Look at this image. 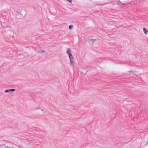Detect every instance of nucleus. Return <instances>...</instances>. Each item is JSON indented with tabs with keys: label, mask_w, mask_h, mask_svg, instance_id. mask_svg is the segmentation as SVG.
Listing matches in <instances>:
<instances>
[{
	"label": "nucleus",
	"mask_w": 148,
	"mask_h": 148,
	"mask_svg": "<svg viewBox=\"0 0 148 148\" xmlns=\"http://www.w3.org/2000/svg\"><path fill=\"white\" fill-rule=\"evenodd\" d=\"M68 1H69V2H71L72 1V0H67Z\"/></svg>",
	"instance_id": "10"
},
{
	"label": "nucleus",
	"mask_w": 148,
	"mask_h": 148,
	"mask_svg": "<svg viewBox=\"0 0 148 148\" xmlns=\"http://www.w3.org/2000/svg\"><path fill=\"white\" fill-rule=\"evenodd\" d=\"M96 40V39H92L89 40L92 42V44H93L94 42H95Z\"/></svg>",
	"instance_id": "5"
},
{
	"label": "nucleus",
	"mask_w": 148,
	"mask_h": 148,
	"mask_svg": "<svg viewBox=\"0 0 148 148\" xmlns=\"http://www.w3.org/2000/svg\"><path fill=\"white\" fill-rule=\"evenodd\" d=\"M18 10L16 12V17L17 19H21L23 17V15Z\"/></svg>",
	"instance_id": "2"
},
{
	"label": "nucleus",
	"mask_w": 148,
	"mask_h": 148,
	"mask_svg": "<svg viewBox=\"0 0 148 148\" xmlns=\"http://www.w3.org/2000/svg\"><path fill=\"white\" fill-rule=\"evenodd\" d=\"M15 90V89H10L9 90H5L4 92L5 93L8 92L9 93H11L12 92H13Z\"/></svg>",
	"instance_id": "3"
},
{
	"label": "nucleus",
	"mask_w": 148,
	"mask_h": 148,
	"mask_svg": "<svg viewBox=\"0 0 148 148\" xmlns=\"http://www.w3.org/2000/svg\"><path fill=\"white\" fill-rule=\"evenodd\" d=\"M45 52V51L44 50H39L38 51V52L41 53H44Z\"/></svg>",
	"instance_id": "6"
},
{
	"label": "nucleus",
	"mask_w": 148,
	"mask_h": 148,
	"mask_svg": "<svg viewBox=\"0 0 148 148\" xmlns=\"http://www.w3.org/2000/svg\"><path fill=\"white\" fill-rule=\"evenodd\" d=\"M128 72L129 73H134L135 72V71H128Z\"/></svg>",
	"instance_id": "7"
},
{
	"label": "nucleus",
	"mask_w": 148,
	"mask_h": 148,
	"mask_svg": "<svg viewBox=\"0 0 148 148\" xmlns=\"http://www.w3.org/2000/svg\"><path fill=\"white\" fill-rule=\"evenodd\" d=\"M73 27V26L72 25H70L69 27V28L70 29H72Z\"/></svg>",
	"instance_id": "8"
},
{
	"label": "nucleus",
	"mask_w": 148,
	"mask_h": 148,
	"mask_svg": "<svg viewBox=\"0 0 148 148\" xmlns=\"http://www.w3.org/2000/svg\"><path fill=\"white\" fill-rule=\"evenodd\" d=\"M67 50L66 53L68 55L70 60V65L71 66H74L75 63L74 57L71 53V51L69 49L67 48Z\"/></svg>",
	"instance_id": "1"
},
{
	"label": "nucleus",
	"mask_w": 148,
	"mask_h": 148,
	"mask_svg": "<svg viewBox=\"0 0 148 148\" xmlns=\"http://www.w3.org/2000/svg\"><path fill=\"white\" fill-rule=\"evenodd\" d=\"M117 3H118L119 4V3H121V4H120V5H123V4L121 3V1H118V2H117Z\"/></svg>",
	"instance_id": "9"
},
{
	"label": "nucleus",
	"mask_w": 148,
	"mask_h": 148,
	"mask_svg": "<svg viewBox=\"0 0 148 148\" xmlns=\"http://www.w3.org/2000/svg\"><path fill=\"white\" fill-rule=\"evenodd\" d=\"M144 32L145 34H146L148 32L147 30L145 28L143 29Z\"/></svg>",
	"instance_id": "4"
}]
</instances>
